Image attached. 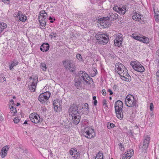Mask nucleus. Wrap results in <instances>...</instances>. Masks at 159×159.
<instances>
[{"label":"nucleus","instance_id":"0eeeda50","mask_svg":"<svg viewBox=\"0 0 159 159\" xmlns=\"http://www.w3.org/2000/svg\"><path fill=\"white\" fill-rule=\"evenodd\" d=\"M119 75L123 80L126 81H129L130 80L131 77L128 73L127 70L125 67L120 71Z\"/></svg>","mask_w":159,"mask_h":159},{"label":"nucleus","instance_id":"f704fd0d","mask_svg":"<svg viewBox=\"0 0 159 159\" xmlns=\"http://www.w3.org/2000/svg\"><path fill=\"white\" fill-rule=\"evenodd\" d=\"M127 154L126 153H125L123 154L121 156V158L122 159H129L130 158V157H128L127 156Z\"/></svg>","mask_w":159,"mask_h":159},{"label":"nucleus","instance_id":"de8ad7c7","mask_svg":"<svg viewBox=\"0 0 159 159\" xmlns=\"http://www.w3.org/2000/svg\"><path fill=\"white\" fill-rule=\"evenodd\" d=\"M134 14V15H133L132 16V18L133 20L137 21V14H136V12H135Z\"/></svg>","mask_w":159,"mask_h":159},{"label":"nucleus","instance_id":"f8f14e48","mask_svg":"<svg viewBox=\"0 0 159 159\" xmlns=\"http://www.w3.org/2000/svg\"><path fill=\"white\" fill-rule=\"evenodd\" d=\"M69 111V113L71 116L75 115H76L80 114L78 111V107H77L76 105L74 104L70 106Z\"/></svg>","mask_w":159,"mask_h":159},{"label":"nucleus","instance_id":"37998d69","mask_svg":"<svg viewBox=\"0 0 159 159\" xmlns=\"http://www.w3.org/2000/svg\"><path fill=\"white\" fill-rule=\"evenodd\" d=\"M40 24V25L43 27H45L46 25V21H39Z\"/></svg>","mask_w":159,"mask_h":159},{"label":"nucleus","instance_id":"dca6fc26","mask_svg":"<svg viewBox=\"0 0 159 159\" xmlns=\"http://www.w3.org/2000/svg\"><path fill=\"white\" fill-rule=\"evenodd\" d=\"M17 19L19 20V21H21L22 22H25L27 19V17L23 14L22 12L20 11H19L17 14L15 16Z\"/></svg>","mask_w":159,"mask_h":159},{"label":"nucleus","instance_id":"58836bf2","mask_svg":"<svg viewBox=\"0 0 159 159\" xmlns=\"http://www.w3.org/2000/svg\"><path fill=\"white\" fill-rule=\"evenodd\" d=\"M6 80V78L4 77L3 75H0V83Z\"/></svg>","mask_w":159,"mask_h":159},{"label":"nucleus","instance_id":"c03bdc74","mask_svg":"<svg viewBox=\"0 0 159 159\" xmlns=\"http://www.w3.org/2000/svg\"><path fill=\"white\" fill-rule=\"evenodd\" d=\"M107 101L106 99H104L103 100L102 103L104 107H107Z\"/></svg>","mask_w":159,"mask_h":159},{"label":"nucleus","instance_id":"bb28decb","mask_svg":"<svg viewBox=\"0 0 159 159\" xmlns=\"http://www.w3.org/2000/svg\"><path fill=\"white\" fill-rule=\"evenodd\" d=\"M131 37L134 39L139 41H140V40L142 37H140L136 33L133 34L131 35Z\"/></svg>","mask_w":159,"mask_h":159},{"label":"nucleus","instance_id":"0e129e2a","mask_svg":"<svg viewBox=\"0 0 159 159\" xmlns=\"http://www.w3.org/2000/svg\"><path fill=\"white\" fill-rule=\"evenodd\" d=\"M50 20V22L51 23H53L54 22V21L52 20V19Z\"/></svg>","mask_w":159,"mask_h":159},{"label":"nucleus","instance_id":"a18cd8bd","mask_svg":"<svg viewBox=\"0 0 159 159\" xmlns=\"http://www.w3.org/2000/svg\"><path fill=\"white\" fill-rule=\"evenodd\" d=\"M20 120L17 117H15L13 120L14 122L15 123H18L19 121Z\"/></svg>","mask_w":159,"mask_h":159},{"label":"nucleus","instance_id":"13d9d810","mask_svg":"<svg viewBox=\"0 0 159 159\" xmlns=\"http://www.w3.org/2000/svg\"><path fill=\"white\" fill-rule=\"evenodd\" d=\"M17 80H18L19 81H20V80H21V78H20V77H17Z\"/></svg>","mask_w":159,"mask_h":159},{"label":"nucleus","instance_id":"f3484780","mask_svg":"<svg viewBox=\"0 0 159 159\" xmlns=\"http://www.w3.org/2000/svg\"><path fill=\"white\" fill-rule=\"evenodd\" d=\"M150 137L149 135L145 136L143 141V145L142 148L144 150H146L147 149L149 143Z\"/></svg>","mask_w":159,"mask_h":159},{"label":"nucleus","instance_id":"4d7b16f0","mask_svg":"<svg viewBox=\"0 0 159 159\" xmlns=\"http://www.w3.org/2000/svg\"><path fill=\"white\" fill-rule=\"evenodd\" d=\"M97 100H94V102H93V104L95 106L97 105Z\"/></svg>","mask_w":159,"mask_h":159},{"label":"nucleus","instance_id":"4be33fe9","mask_svg":"<svg viewBox=\"0 0 159 159\" xmlns=\"http://www.w3.org/2000/svg\"><path fill=\"white\" fill-rule=\"evenodd\" d=\"M75 85L78 89H80L82 86L81 80L79 78H76L75 80Z\"/></svg>","mask_w":159,"mask_h":159},{"label":"nucleus","instance_id":"e433bc0d","mask_svg":"<svg viewBox=\"0 0 159 159\" xmlns=\"http://www.w3.org/2000/svg\"><path fill=\"white\" fill-rule=\"evenodd\" d=\"M115 125L113 124L112 123H108L107 124V128L109 129H110L111 128H112L114 127Z\"/></svg>","mask_w":159,"mask_h":159},{"label":"nucleus","instance_id":"9d476101","mask_svg":"<svg viewBox=\"0 0 159 159\" xmlns=\"http://www.w3.org/2000/svg\"><path fill=\"white\" fill-rule=\"evenodd\" d=\"M83 135L88 139H91L93 137L94 130L92 128H86L83 131Z\"/></svg>","mask_w":159,"mask_h":159},{"label":"nucleus","instance_id":"864d4df0","mask_svg":"<svg viewBox=\"0 0 159 159\" xmlns=\"http://www.w3.org/2000/svg\"><path fill=\"white\" fill-rule=\"evenodd\" d=\"M107 91L110 93V95H112L113 93L112 92V90L110 89H108Z\"/></svg>","mask_w":159,"mask_h":159},{"label":"nucleus","instance_id":"3c124183","mask_svg":"<svg viewBox=\"0 0 159 159\" xmlns=\"http://www.w3.org/2000/svg\"><path fill=\"white\" fill-rule=\"evenodd\" d=\"M102 93L103 96H106V92L105 89H102Z\"/></svg>","mask_w":159,"mask_h":159},{"label":"nucleus","instance_id":"393cba45","mask_svg":"<svg viewBox=\"0 0 159 159\" xmlns=\"http://www.w3.org/2000/svg\"><path fill=\"white\" fill-rule=\"evenodd\" d=\"M19 63L18 60H16L14 59L12 61L11 64L10 65L9 69L10 70H12L14 69L13 68L14 66H16Z\"/></svg>","mask_w":159,"mask_h":159},{"label":"nucleus","instance_id":"20e7f679","mask_svg":"<svg viewBox=\"0 0 159 159\" xmlns=\"http://www.w3.org/2000/svg\"><path fill=\"white\" fill-rule=\"evenodd\" d=\"M95 37L98 42L100 44H107L108 41V36L105 34H97L96 36Z\"/></svg>","mask_w":159,"mask_h":159},{"label":"nucleus","instance_id":"ddd939ff","mask_svg":"<svg viewBox=\"0 0 159 159\" xmlns=\"http://www.w3.org/2000/svg\"><path fill=\"white\" fill-rule=\"evenodd\" d=\"M38 80V78L37 76H35L34 78H33V81L29 86V89L31 92H33L35 91Z\"/></svg>","mask_w":159,"mask_h":159},{"label":"nucleus","instance_id":"49530a36","mask_svg":"<svg viewBox=\"0 0 159 159\" xmlns=\"http://www.w3.org/2000/svg\"><path fill=\"white\" fill-rule=\"evenodd\" d=\"M120 149L122 151H124V148L123 147V146L122 145L121 143H120L119 144Z\"/></svg>","mask_w":159,"mask_h":159},{"label":"nucleus","instance_id":"774afa93","mask_svg":"<svg viewBox=\"0 0 159 159\" xmlns=\"http://www.w3.org/2000/svg\"><path fill=\"white\" fill-rule=\"evenodd\" d=\"M116 85H114V87H116Z\"/></svg>","mask_w":159,"mask_h":159},{"label":"nucleus","instance_id":"338daca9","mask_svg":"<svg viewBox=\"0 0 159 159\" xmlns=\"http://www.w3.org/2000/svg\"><path fill=\"white\" fill-rule=\"evenodd\" d=\"M20 105V103H17V106H18Z\"/></svg>","mask_w":159,"mask_h":159},{"label":"nucleus","instance_id":"79ce46f5","mask_svg":"<svg viewBox=\"0 0 159 159\" xmlns=\"http://www.w3.org/2000/svg\"><path fill=\"white\" fill-rule=\"evenodd\" d=\"M57 35V33H56L54 32H51V34L49 35V36L51 37V38H55L56 37V36Z\"/></svg>","mask_w":159,"mask_h":159},{"label":"nucleus","instance_id":"e2e57ef3","mask_svg":"<svg viewBox=\"0 0 159 159\" xmlns=\"http://www.w3.org/2000/svg\"><path fill=\"white\" fill-rule=\"evenodd\" d=\"M52 18L51 17H49V20H52Z\"/></svg>","mask_w":159,"mask_h":159},{"label":"nucleus","instance_id":"4468645a","mask_svg":"<svg viewBox=\"0 0 159 159\" xmlns=\"http://www.w3.org/2000/svg\"><path fill=\"white\" fill-rule=\"evenodd\" d=\"M61 102L60 100H54L53 102V105L54 106V108L57 112L60 111L61 109Z\"/></svg>","mask_w":159,"mask_h":159},{"label":"nucleus","instance_id":"680f3d73","mask_svg":"<svg viewBox=\"0 0 159 159\" xmlns=\"http://www.w3.org/2000/svg\"><path fill=\"white\" fill-rule=\"evenodd\" d=\"M10 101L11 102H13V100L12 99L10 100ZM14 104V103L13 102L12 104Z\"/></svg>","mask_w":159,"mask_h":159},{"label":"nucleus","instance_id":"09e8293b","mask_svg":"<svg viewBox=\"0 0 159 159\" xmlns=\"http://www.w3.org/2000/svg\"><path fill=\"white\" fill-rule=\"evenodd\" d=\"M150 110L152 111L153 110V105L152 103H150Z\"/></svg>","mask_w":159,"mask_h":159},{"label":"nucleus","instance_id":"f03ea898","mask_svg":"<svg viewBox=\"0 0 159 159\" xmlns=\"http://www.w3.org/2000/svg\"><path fill=\"white\" fill-rule=\"evenodd\" d=\"M125 104L129 107H136L137 101L134 97L131 95H128L125 99Z\"/></svg>","mask_w":159,"mask_h":159},{"label":"nucleus","instance_id":"39448f33","mask_svg":"<svg viewBox=\"0 0 159 159\" xmlns=\"http://www.w3.org/2000/svg\"><path fill=\"white\" fill-rule=\"evenodd\" d=\"M130 65L134 70L138 72L142 73L144 71V67L138 61H132L130 62Z\"/></svg>","mask_w":159,"mask_h":159},{"label":"nucleus","instance_id":"7ed1b4c3","mask_svg":"<svg viewBox=\"0 0 159 159\" xmlns=\"http://www.w3.org/2000/svg\"><path fill=\"white\" fill-rule=\"evenodd\" d=\"M62 63L65 68L70 72H74L75 70V65L73 64V61L71 60L66 59L62 61Z\"/></svg>","mask_w":159,"mask_h":159},{"label":"nucleus","instance_id":"052dcab7","mask_svg":"<svg viewBox=\"0 0 159 159\" xmlns=\"http://www.w3.org/2000/svg\"><path fill=\"white\" fill-rule=\"evenodd\" d=\"M2 118H3V117L2 116H0V120H2L3 119H2Z\"/></svg>","mask_w":159,"mask_h":159},{"label":"nucleus","instance_id":"bf43d9fd","mask_svg":"<svg viewBox=\"0 0 159 159\" xmlns=\"http://www.w3.org/2000/svg\"><path fill=\"white\" fill-rule=\"evenodd\" d=\"M93 100H96V96H93Z\"/></svg>","mask_w":159,"mask_h":159},{"label":"nucleus","instance_id":"9b49d317","mask_svg":"<svg viewBox=\"0 0 159 159\" xmlns=\"http://www.w3.org/2000/svg\"><path fill=\"white\" fill-rule=\"evenodd\" d=\"M109 20V18L108 16L103 17L98 19V21L99 22L100 25L103 28H105L108 27L109 25V23L107 22V20Z\"/></svg>","mask_w":159,"mask_h":159},{"label":"nucleus","instance_id":"423d86ee","mask_svg":"<svg viewBox=\"0 0 159 159\" xmlns=\"http://www.w3.org/2000/svg\"><path fill=\"white\" fill-rule=\"evenodd\" d=\"M79 78L81 80L83 79L86 84H90L93 82L92 79L90 78L85 71H81L79 73Z\"/></svg>","mask_w":159,"mask_h":159},{"label":"nucleus","instance_id":"2eb2a0df","mask_svg":"<svg viewBox=\"0 0 159 159\" xmlns=\"http://www.w3.org/2000/svg\"><path fill=\"white\" fill-rule=\"evenodd\" d=\"M70 153L73 159H79L80 158V154L77 152L76 148H71L70 151Z\"/></svg>","mask_w":159,"mask_h":159},{"label":"nucleus","instance_id":"72a5a7b5","mask_svg":"<svg viewBox=\"0 0 159 159\" xmlns=\"http://www.w3.org/2000/svg\"><path fill=\"white\" fill-rule=\"evenodd\" d=\"M122 41H120L119 40H114V44L115 45L117 46L120 47L122 44Z\"/></svg>","mask_w":159,"mask_h":159},{"label":"nucleus","instance_id":"412c9836","mask_svg":"<svg viewBox=\"0 0 159 159\" xmlns=\"http://www.w3.org/2000/svg\"><path fill=\"white\" fill-rule=\"evenodd\" d=\"M47 16V14L44 11H41L39 16V21H45V20Z\"/></svg>","mask_w":159,"mask_h":159},{"label":"nucleus","instance_id":"1a4fd4ad","mask_svg":"<svg viewBox=\"0 0 159 159\" xmlns=\"http://www.w3.org/2000/svg\"><path fill=\"white\" fill-rule=\"evenodd\" d=\"M29 118L32 122L35 124L41 123L43 121V119L40 118L38 115H36L34 113H31L30 115Z\"/></svg>","mask_w":159,"mask_h":159},{"label":"nucleus","instance_id":"6e6552de","mask_svg":"<svg viewBox=\"0 0 159 159\" xmlns=\"http://www.w3.org/2000/svg\"><path fill=\"white\" fill-rule=\"evenodd\" d=\"M51 95V93L48 92L41 94L38 97V100L41 103H44L45 102L49 99Z\"/></svg>","mask_w":159,"mask_h":159},{"label":"nucleus","instance_id":"a211bd4d","mask_svg":"<svg viewBox=\"0 0 159 159\" xmlns=\"http://www.w3.org/2000/svg\"><path fill=\"white\" fill-rule=\"evenodd\" d=\"M113 9L120 14L124 15L126 12V8L125 6H123L121 8L116 6L113 7Z\"/></svg>","mask_w":159,"mask_h":159},{"label":"nucleus","instance_id":"c756f323","mask_svg":"<svg viewBox=\"0 0 159 159\" xmlns=\"http://www.w3.org/2000/svg\"><path fill=\"white\" fill-rule=\"evenodd\" d=\"M103 154L102 153L99 152L97 154L96 156L95 157V158L98 159H103Z\"/></svg>","mask_w":159,"mask_h":159},{"label":"nucleus","instance_id":"b1692460","mask_svg":"<svg viewBox=\"0 0 159 159\" xmlns=\"http://www.w3.org/2000/svg\"><path fill=\"white\" fill-rule=\"evenodd\" d=\"M49 46L47 43H43L40 48V50L43 52L48 51L49 49Z\"/></svg>","mask_w":159,"mask_h":159},{"label":"nucleus","instance_id":"f257e3e1","mask_svg":"<svg viewBox=\"0 0 159 159\" xmlns=\"http://www.w3.org/2000/svg\"><path fill=\"white\" fill-rule=\"evenodd\" d=\"M123 103L120 100L117 101L115 103V108L117 118L121 120L124 116L126 117L128 115V113L127 114L124 111H122Z\"/></svg>","mask_w":159,"mask_h":159},{"label":"nucleus","instance_id":"2f4dec72","mask_svg":"<svg viewBox=\"0 0 159 159\" xmlns=\"http://www.w3.org/2000/svg\"><path fill=\"white\" fill-rule=\"evenodd\" d=\"M125 153H126L128 157H131V156L134 154V151L133 150H128L127 152H126Z\"/></svg>","mask_w":159,"mask_h":159},{"label":"nucleus","instance_id":"c9c22d12","mask_svg":"<svg viewBox=\"0 0 159 159\" xmlns=\"http://www.w3.org/2000/svg\"><path fill=\"white\" fill-rule=\"evenodd\" d=\"M76 57L80 61H83V59L82 58V56L81 54L79 53H78L76 54Z\"/></svg>","mask_w":159,"mask_h":159},{"label":"nucleus","instance_id":"aec40b11","mask_svg":"<svg viewBox=\"0 0 159 159\" xmlns=\"http://www.w3.org/2000/svg\"><path fill=\"white\" fill-rule=\"evenodd\" d=\"M125 67L122 64L120 63H116L115 66V71L118 73L119 74V72L121 70L123 69Z\"/></svg>","mask_w":159,"mask_h":159},{"label":"nucleus","instance_id":"69168bd1","mask_svg":"<svg viewBox=\"0 0 159 159\" xmlns=\"http://www.w3.org/2000/svg\"><path fill=\"white\" fill-rule=\"evenodd\" d=\"M33 78H34V77H30V79H32L33 80Z\"/></svg>","mask_w":159,"mask_h":159},{"label":"nucleus","instance_id":"8fccbe9b","mask_svg":"<svg viewBox=\"0 0 159 159\" xmlns=\"http://www.w3.org/2000/svg\"><path fill=\"white\" fill-rule=\"evenodd\" d=\"M75 16L78 18H81L83 16V14L82 13L76 14Z\"/></svg>","mask_w":159,"mask_h":159},{"label":"nucleus","instance_id":"7c9ffc66","mask_svg":"<svg viewBox=\"0 0 159 159\" xmlns=\"http://www.w3.org/2000/svg\"><path fill=\"white\" fill-rule=\"evenodd\" d=\"M9 107L11 110V113H12V116H15L17 111L16 108H14V107L12 106H10Z\"/></svg>","mask_w":159,"mask_h":159},{"label":"nucleus","instance_id":"4c0bfd02","mask_svg":"<svg viewBox=\"0 0 159 159\" xmlns=\"http://www.w3.org/2000/svg\"><path fill=\"white\" fill-rule=\"evenodd\" d=\"M82 108L83 109H85L86 111H87V113H88L89 112V105L88 103H85L84 105V107H82Z\"/></svg>","mask_w":159,"mask_h":159},{"label":"nucleus","instance_id":"cd10ccee","mask_svg":"<svg viewBox=\"0 0 159 159\" xmlns=\"http://www.w3.org/2000/svg\"><path fill=\"white\" fill-rule=\"evenodd\" d=\"M140 42H143L145 43H149V39L147 37L143 36L141 37V39L140 40Z\"/></svg>","mask_w":159,"mask_h":159},{"label":"nucleus","instance_id":"6ab92c4d","mask_svg":"<svg viewBox=\"0 0 159 159\" xmlns=\"http://www.w3.org/2000/svg\"><path fill=\"white\" fill-rule=\"evenodd\" d=\"M73 123L75 125L78 124L80 121L81 116L80 114L71 116Z\"/></svg>","mask_w":159,"mask_h":159},{"label":"nucleus","instance_id":"603ef678","mask_svg":"<svg viewBox=\"0 0 159 159\" xmlns=\"http://www.w3.org/2000/svg\"><path fill=\"white\" fill-rule=\"evenodd\" d=\"M2 1L4 3H7L8 4H9L10 3L9 0H2Z\"/></svg>","mask_w":159,"mask_h":159},{"label":"nucleus","instance_id":"5701e85b","mask_svg":"<svg viewBox=\"0 0 159 159\" xmlns=\"http://www.w3.org/2000/svg\"><path fill=\"white\" fill-rule=\"evenodd\" d=\"M9 149L7 146L4 147L1 150L0 155L2 158L4 157L7 155V152Z\"/></svg>","mask_w":159,"mask_h":159},{"label":"nucleus","instance_id":"a19ab883","mask_svg":"<svg viewBox=\"0 0 159 159\" xmlns=\"http://www.w3.org/2000/svg\"><path fill=\"white\" fill-rule=\"evenodd\" d=\"M136 14H137V21H140V20H141V16H143V15H140L139 14V13H138L136 12Z\"/></svg>","mask_w":159,"mask_h":159},{"label":"nucleus","instance_id":"6e6d98bb","mask_svg":"<svg viewBox=\"0 0 159 159\" xmlns=\"http://www.w3.org/2000/svg\"><path fill=\"white\" fill-rule=\"evenodd\" d=\"M30 120H26L25 121L24 123V124H29V123L28 122H30Z\"/></svg>","mask_w":159,"mask_h":159},{"label":"nucleus","instance_id":"c85d7f7f","mask_svg":"<svg viewBox=\"0 0 159 159\" xmlns=\"http://www.w3.org/2000/svg\"><path fill=\"white\" fill-rule=\"evenodd\" d=\"M0 33L7 27V25L4 23H0Z\"/></svg>","mask_w":159,"mask_h":159},{"label":"nucleus","instance_id":"a878e982","mask_svg":"<svg viewBox=\"0 0 159 159\" xmlns=\"http://www.w3.org/2000/svg\"><path fill=\"white\" fill-rule=\"evenodd\" d=\"M118 15L116 13H111L110 15L109 19L111 20H115L117 19L118 18Z\"/></svg>","mask_w":159,"mask_h":159},{"label":"nucleus","instance_id":"ea45409f","mask_svg":"<svg viewBox=\"0 0 159 159\" xmlns=\"http://www.w3.org/2000/svg\"><path fill=\"white\" fill-rule=\"evenodd\" d=\"M41 67L42 70L43 71H46L47 67L46 64L44 63H42L41 64Z\"/></svg>","mask_w":159,"mask_h":159},{"label":"nucleus","instance_id":"473e14b6","mask_svg":"<svg viewBox=\"0 0 159 159\" xmlns=\"http://www.w3.org/2000/svg\"><path fill=\"white\" fill-rule=\"evenodd\" d=\"M122 35L121 34H119L116 35V38L115 40H116V41L119 40L120 41H122L123 39L122 38Z\"/></svg>","mask_w":159,"mask_h":159},{"label":"nucleus","instance_id":"5fc2aeb1","mask_svg":"<svg viewBox=\"0 0 159 159\" xmlns=\"http://www.w3.org/2000/svg\"><path fill=\"white\" fill-rule=\"evenodd\" d=\"M156 75L157 76L158 79V81H159V70L157 72Z\"/></svg>","mask_w":159,"mask_h":159}]
</instances>
